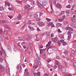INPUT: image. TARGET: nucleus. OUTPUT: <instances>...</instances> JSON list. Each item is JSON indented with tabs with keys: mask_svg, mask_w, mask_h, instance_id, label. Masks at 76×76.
I'll return each mask as SVG.
<instances>
[{
	"mask_svg": "<svg viewBox=\"0 0 76 76\" xmlns=\"http://www.w3.org/2000/svg\"><path fill=\"white\" fill-rule=\"evenodd\" d=\"M64 53L66 56H67V54H68V50H65L64 52Z\"/></svg>",
	"mask_w": 76,
	"mask_h": 76,
	"instance_id": "obj_23",
	"label": "nucleus"
},
{
	"mask_svg": "<svg viewBox=\"0 0 76 76\" xmlns=\"http://www.w3.org/2000/svg\"><path fill=\"white\" fill-rule=\"evenodd\" d=\"M18 18L19 20H20L22 18V15L20 14H19L18 16Z\"/></svg>",
	"mask_w": 76,
	"mask_h": 76,
	"instance_id": "obj_27",
	"label": "nucleus"
},
{
	"mask_svg": "<svg viewBox=\"0 0 76 76\" xmlns=\"http://www.w3.org/2000/svg\"><path fill=\"white\" fill-rule=\"evenodd\" d=\"M62 25V24L59 23H56V26H60Z\"/></svg>",
	"mask_w": 76,
	"mask_h": 76,
	"instance_id": "obj_24",
	"label": "nucleus"
},
{
	"mask_svg": "<svg viewBox=\"0 0 76 76\" xmlns=\"http://www.w3.org/2000/svg\"><path fill=\"white\" fill-rule=\"evenodd\" d=\"M71 19L73 22H76V20H75V19L73 18H71Z\"/></svg>",
	"mask_w": 76,
	"mask_h": 76,
	"instance_id": "obj_35",
	"label": "nucleus"
},
{
	"mask_svg": "<svg viewBox=\"0 0 76 76\" xmlns=\"http://www.w3.org/2000/svg\"><path fill=\"white\" fill-rule=\"evenodd\" d=\"M52 49L53 50V51H56L57 50V48H56V47L53 48Z\"/></svg>",
	"mask_w": 76,
	"mask_h": 76,
	"instance_id": "obj_37",
	"label": "nucleus"
},
{
	"mask_svg": "<svg viewBox=\"0 0 76 76\" xmlns=\"http://www.w3.org/2000/svg\"><path fill=\"white\" fill-rule=\"evenodd\" d=\"M56 6L58 9H61L62 7L61 5V4L59 3H57L56 4Z\"/></svg>",
	"mask_w": 76,
	"mask_h": 76,
	"instance_id": "obj_3",
	"label": "nucleus"
},
{
	"mask_svg": "<svg viewBox=\"0 0 76 76\" xmlns=\"http://www.w3.org/2000/svg\"><path fill=\"white\" fill-rule=\"evenodd\" d=\"M73 65L75 66L76 67V62H74L73 63Z\"/></svg>",
	"mask_w": 76,
	"mask_h": 76,
	"instance_id": "obj_64",
	"label": "nucleus"
},
{
	"mask_svg": "<svg viewBox=\"0 0 76 76\" xmlns=\"http://www.w3.org/2000/svg\"><path fill=\"white\" fill-rule=\"evenodd\" d=\"M46 20H47V21H51V19L48 18H46Z\"/></svg>",
	"mask_w": 76,
	"mask_h": 76,
	"instance_id": "obj_48",
	"label": "nucleus"
},
{
	"mask_svg": "<svg viewBox=\"0 0 76 76\" xmlns=\"http://www.w3.org/2000/svg\"><path fill=\"white\" fill-rule=\"evenodd\" d=\"M9 4V3L5 1V5H7V4Z\"/></svg>",
	"mask_w": 76,
	"mask_h": 76,
	"instance_id": "obj_61",
	"label": "nucleus"
},
{
	"mask_svg": "<svg viewBox=\"0 0 76 76\" xmlns=\"http://www.w3.org/2000/svg\"><path fill=\"white\" fill-rule=\"evenodd\" d=\"M52 40L55 43H57L58 41V39L57 37H55L52 39Z\"/></svg>",
	"mask_w": 76,
	"mask_h": 76,
	"instance_id": "obj_5",
	"label": "nucleus"
},
{
	"mask_svg": "<svg viewBox=\"0 0 76 76\" xmlns=\"http://www.w3.org/2000/svg\"><path fill=\"white\" fill-rule=\"evenodd\" d=\"M73 33V31H69L68 32L67 34L68 35H72V34Z\"/></svg>",
	"mask_w": 76,
	"mask_h": 76,
	"instance_id": "obj_22",
	"label": "nucleus"
},
{
	"mask_svg": "<svg viewBox=\"0 0 76 76\" xmlns=\"http://www.w3.org/2000/svg\"><path fill=\"white\" fill-rule=\"evenodd\" d=\"M38 67V66H33V68L34 69H36Z\"/></svg>",
	"mask_w": 76,
	"mask_h": 76,
	"instance_id": "obj_51",
	"label": "nucleus"
},
{
	"mask_svg": "<svg viewBox=\"0 0 76 76\" xmlns=\"http://www.w3.org/2000/svg\"><path fill=\"white\" fill-rule=\"evenodd\" d=\"M72 38V35H69L68 37V40H70Z\"/></svg>",
	"mask_w": 76,
	"mask_h": 76,
	"instance_id": "obj_25",
	"label": "nucleus"
},
{
	"mask_svg": "<svg viewBox=\"0 0 76 76\" xmlns=\"http://www.w3.org/2000/svg\"><path fill=\"white\" fill-rule=\"evenodd\" d=\"M21 13L22 14H24L25 13V11H22L21 12Z\"/></svg>",
	"mask_w": 76,
	"mask_h": 76,
	"instance_id": "obj_56",
	"label": "nucleus"
},
{
	"mask_svg": "<svg viewBox=\"0 0 76 76\" xmlns=\"http://www.w3.org/2000/svg\"><path fill=\"white\" fill-rule=\"evenodd\" d=\"M67 8H68V9H70L71 7L70 5H68L67 6H66Z\"/></svg>",
	"mask_w": 76,
	"mask_h": 76,
	"instance_id": "obj_47",
	"label": "nucleus"
},
{
	"mask_svg": "<svg viewBox=\"0 0 76 76\" xmlns=\"http://www.w3.org/2000/svg\"><path fill=\"white\" fill-rule=\"evenodd\" d=\"M7 48L8 51H11L12 50V48H11V47H10V46L9 45L7 47Z\"/></svg>",
	"mask_w": 76,
	"mask_h": 76,
	"instance_id": "obj_18",
	"label": "nucleus"
},
{
	"mask_svg": "<svg viewBox=\"0 0 76 76\" xmlns=\"http://www.w3.org/2000/svg\"><path fill=\"white\" fill-rule=\"evenodd\" d=\"M25 26H26V25H23L22 27H21L22 29H23L25 27Z\"/></svg>",
	"mask_w": 76,
	"mask_h": 76,
	"instance_id": "obj_59",
	"label": "nucleus"
},
{
	"mask_svg": "<svg viewBox=\"0 0 76 76\" xmlns=\"http://www.w3.org/2000/svg\"><path fill=\"white\" fill-rule=\"evenodd\" d=\"M8 17L9 18H10V19H12V15H8Z\"/></svg>",
	"mask_w": 76,
	"mask_h": 76,
	"instance_id": "obj_63",
	"label": "nucleus"
},
{
	"mask_svg": "<svg viewBox=\"0 0 76 76\" xmlns=\"http://www.w3.org/2000/svg\"><path fill=\"white\" fill-rule=\"evenodd\" d=\"M1 50L2 51V52L4 54V57H6V56H7L6 53V52H5V51H4V49H3V48L2 47H1Z\"/></svg>",
	"mask_w": 76,
	"mask_h": 76,
	"instance_id": "obj_7",
	"label": "nucleus"
},
{
	"mask_svg": "<svg viewBox=\"0 0 76 76\" xmlns=\"http://www.w3.org/2000/svg\"><path fill=\"white\" fill-rule=\"evenodd\" d=\"M46 56V55H45V53L43 54L42 56V57H45Z\"/></svg>",
	"mask_w": 76,
	"mask_h": 76,
	"instance_id": "obj_38",
	"label": "nucleus"
},
{
	"mask_svg": "<svg viewBox=\"0 0 76 76\" xmlns=\"http://www.w3.org/2000/svg\"><path fill=\"white\" fill-rule=\"evenodd\" d=\"M42 4L44 6H46L47 5V1H43L42 2Z\"/></svg>",
	"mask_w": 76,
	"mask_h": 76,
	"instance_id": "obj_14",
	"label": "nucleus"
},
{
	"mask_svg": "<svg viewBox=\"0 0 76 76\" xmlns=\"http://www.w3.org/2000/svg\"><path fill=\"white\" fill-rule=\"evenodd\" d=\"M63 23H64V25H67V23H68L66 21H65L63 22Z\"/></svg>",
	"mask_w": 76,
	"mask_h": 76,
	"instance_id": "obj_43",
	"label": "nucleus"
},
{
	"mask_svg": "<svg viewBox=\"0 0 76 76\" xmlns=\"http://www.w3.org/2000/svg\"><path fill=\"white\" fill-rule=\"evenodd\" d=\"M53 67L54 69H56L57 67V65H56V64H55Z\"/></svg>",
	"mask_w": 76,
	"mask_h": 76,
	"instance_id": "obj_41",
	"label": "nucleus"
},
{
	"mask_svg": "<svg viewBox=\"0 0 76 76\" xmlns=\"http://www.w3.org/2000/svg\"><path fill=\"white\" fill-rule=\"evenodd\" d=\"M39 47L40 48H43V46H42V45H40L39 46Z\"/></svg>",
	"mask_w": 76,
	"mask_h": 76,
	"instance_id": "obj_46",
	"label": "nucleus"
},
{
	"mask_svg": "<svg viewBox=\"0 0 76 76\" xmlns=\"http://www.w3.org/2000/svg\"><path fill=\"white\" fill-rule=\"evenodd\" d=\"M4 10V8L3 7H0V11H3Z\"/></svg>",
	"mask_w": 76,
	"mask_h": 76,
	"instance_id": "obj_29",
	"label": "nucleus"
},
{
	"mask_svg": "<svg viewBox=\"0 0 76 76\" xmlns=\"http://www.w3.org/2000/svg\"><path fill=\"white\" fill-rule=\"evenodd\" d=\"M28 69H25V72H24V75H25V76H28V75H29V72H28Z\"/></svg>",
	"mask_w": 76,
	"mask_h": 76,
	"instance_id": "obj_4",
	"label": "nucleus"
},
{
	"mask_svg": "<svg viewBox=\"0 0 76 76\" xmlns=\"http://www.w3.org/2000/svg\"><path fill=\"white\" fill-rule=\"evenodd\" d=\"M62 67V66L61 64H59V68L61 69Z\"/></svg>",
	"mask_w": 76,
	"mask_h": 76,
	"instance_id": "obj_58",
	"label": "nucleus"
},
{
	"mask_svg": "<svg viewBox=\"0 0 76 76\" xmlns=\"http://www.w3.org/2000/svg\"><path fill=\"white\" fill-rule=\"evenodd\" d=\"M37 5H38L39 7H41V8H42V4H41L40 3H39V2L38 1L37 2Z\"/></svg>",
	"mask_w": 76,
	"mask_h": 76,
	"instance_id": "obj_17",
	"label": "nucleus"
},
{
	"mask_svg": "<svg viewBox=\"0 0 76 76\" xmlns=\"http://www.w3.org/2000/svg\"><path fill=\"white\" fill-rule=\"evenodd\" d=\"M4 26L5 28V29H7V30H9V29H10V28H9L8 25L7 24H5L4 25Z\"/></svg>",
	"mask_w": 76,
	"mask_h": 76,
	"instance_id": "obj_11",
	"label": "nucleus"
},
{
	"mask_svg": "<svg viewBox=\"0 0 76 76\" xmlns=\"http://www.w3.org/2000/svg\"><path fill=\"white\" fill-rule=\"evenodd\" d=\"M50 31H48L46 32L45 34V35L46 36V37H48L49 35H50Z\"/></svg>",
	"mask_w": 76,
	"mask_h": 76,
	"instance_id": "obj_20",
	"label": "nucleus"
},
{
	"mask_svg": "<svg viewBox=\"0 0 76 76\" xmlns=\"http://www.w3.org/2000/svg\"><path fill=\"white\" fill-rule=\"evenodd\" d=\"M8 31H9V30H7V29H5V30H4V34L5 35H6L8 33Z\"/></svg>",
	"mask_w": 76,
	"mask_h": 76,
	"instance_id": "obj_10",
	"label": "nucleus"
},
{
	"mask_svg": "<svg viewBox=\"0 0 76 76\" xmlns=\"http://www.w3.org/2000/svg\"><path fill=\"white\" fill-rule=\"evenodd\" d=\"M51 43V41H49L48 44L46 45V47H48L50 46Z\"/></svg>",
	"mask_w": 76,
	"mask_h": 76,
	"instance_id": "obj_21",
	"label": "nucleus"
},
{
	"mask_svg": "<svg viewBox=\"0 0 76 76\" xmlns=\"http://www.w3.org/2000/svg\"><path fill=\"white\" fill-rule=\"evenodd\" d=\"M66 30H68L69 31H73V28L69 27H67L66 28Z\"/></svg>",
	"mask_w": 76,
	"mask_h": 76,
	"instance_id": "obj_12",
	"label": "nucleus"
},
{
	"mask_svg": "<svg viewBox=\"0 0 76 76\" xmlns=\"http://www.w3.org/2000/svg\"><path fill=\"white\" fill-rule=\"evenodd\" d=\"M71 75H72L71 74H67L64 75V76H71Z\"/></svg>",
	"mask_w": 76,
	"mask_h": 76,
	"instance_id": "obj_31",
	"label": "nucleus"
},
{
	"mask_svg": "<svg viewBox=\"0 0 76 76\" xmlns=\"http://www.w3.org/2000/svg\"><path fill=\"white\" fill-rule=\"evenodd\" d=\"M58 31L59 33H61V30L60 29H58Z\"/></svg>",
	"mask_w": 76,
	"mask_h": 76,
	"instance_id": "obj_53",
	"label": "nucleus"
},
{
	"mask_svg": "<svg viewBox=\"0 0 76 76\" xmlns=\"http://www.w3.org/2000/svg\"><path fill=\"white\" fill-rule=\"evenodd\" d=\"M63 45H67V43L66 42H64L62 44Z\"/></svg>",
	"mask_w": 76,
	"mask_h": 76,
	"instance_id": "obj_44",
	"label": "nucleus"
},
{
	"mask_svg": "<svg viewBox=\"0 0 76 76\" xmlns=\"http://www.w3.org/2000/svg\"><path fill=\"white\" fill-rule=\"evenodd\" d=\"M34 17H35L36 18H38V14H35L34 15Z\"/></svg>",
	"mask_w": 76,
	"mask_h": 76,
	"instance_id": "obj_40",
	"label": "nucleus"
},
{
	"mask_svg": "<svg viewBox=\"0 0 76 76\" xmlns=\"http://www.w3.org/2000/svg\"><path fill=\"white\" fill-rule=\"evenodd\" d=\"M58 20L60 22H63V19L60 18L58 19Z\"/></svg>",
	"mask_w": 76,
	"mask_h": 76,
	"instance_id": "obj_39",
	"label": "nucleus"
},
{
	"mask_svg": "<svg viewBox=\"0 0 76 76\" xmlns=\"http://www.w3.org/2000/svg\"><path fill=\"white\" fill-rule=\"evenodd\" d=\"M76 8V5L74 4V5H73V6L71 10V11L73 10H75V9Z\"/></svg>",
	"mask_w": 76,
	"mask_h": 76,
	"instance_id": "obj_16",
	"label": "nucleus"
},
{
	"mask_svg": "<svg viewBox=\"0 0 76 76\" xmlns=\"http://www.w3.org/2000/svg\"><path fill=\"white\" fill-rule=\"evenodd\" d=\"M43 14H44V13L42 12H40L39 13V16H40H40H42V15H43Z\"/></svg>",
	"mask_w": 76,
	"mask_h": 76,
	"instance_id": "obj_42",
	"label": "nucleus"
},
{
	"mask_svg": "<svg viewBox=\"0 0 76 76\" xmlns=\"http://www.w3.org/2000/svg\"><path fill=\"white\" fill-rule=\"evenodd\" d=\"M36 41H39V39L38 38H36L35 39Z\"/></svg>",
	"mask_w": 76,
	"mask_h": 76,
	"instance_id": "obj_54",
	"label": "nucleus"
},
{
	"mask_svg": "<svg viewBox=\"0 0 76 76\" xmlns=\"http://www.w3.org/2000/svg\"><path fill=\"white\" fill-rule=\"evenodd\" d=\"M61 70L62 73H64L66 72V68L65 67H62Z\"/></svg>",
	"mask_w": 76,
	"mask_h": 76,
	"instance_id": "obj_6",
	"label": "nucleus"
},
{
	"mask_svg": "<svg viewBox=\"0 0 76 76\" xmlns=\"http://www.w3.org/2000/svg\"><path fill=\"white\" fill-rule=\"evenodd\" d=\"M0 41H4V39L1 36H0Z\"/></svg>",
	"mask_w": 76,
	"mask_h": 76,
	"instance_id": "obj_30",
	"label": "nucleus"
},
{
	"mask_svg": "<svg viewBox=\"0 0 76 76\" xmlns=\"http://www.w3.org/2000/svg\"><path fill=\"white\" fill-rule=\"evenodd\" d=\"M68 3L70 4V3H72V2H73V0H68Z\"/></svg>",
	"mask_w": 76,
	"mask_h": 76,
	"instance_id": "obj_32",
	"label": "nucleus"
},
{
	"mask_svg": "<svg viewBox=\"0 0 76 76\" xmlns=\"http://www.w3.org/2000/svg\"><path fill=\"white\" fill-rule=\"evenodd\" d=\"M30 58H28L27 61L28 63H30Z\"/></svg>",
	"mask_w": 76,
	"mask_h": 76,
	"instance_id": "obj_34",
	"label": "nucleus"
},
{
	"mask_svg": "<svg viewBox=\"0 0 76 76\" xmlns=\"http://www.w3.org/2000/svg\"><path fill=\"white\" fill-rule=\"evenodd\" d=\"M0 61L1 63H2L3 61V58H0Z\"/></svg>",
	"mask_w": 76,
	"mask_h": 76,
	"instance_id": "obj_36",
	"label": "nucleus"
},
{
	"mask_svg": "<svg viewBox=\"0 0 76 76\" xmlns=\"http://www.w3.org/2000/svg\"><path fill=\"white\" fill-rule=\"evenodd\" d=\"M40 60H41V58L37 56L36 57V60H35V62L36 64H39V65H41V63Z\"/></svg>",
	"mask_w": 76,
	"mask_h": 76,
	"instance_id": "obj_1",
	"label": "nucleus"
},
{
	"mask_svg": "<svg viewBox=\"0 0 76 76\" xmlns=\"http://www.w3.org/2000/svg\"><path fill=\"white\" fill-rule=\"evenodd\" d=\"M31 21L29 20L28 21V23H27V24H29V25H31Z\"/></svg>",
	"mask_w": 76,
	"mask_h": 76,
	"instance_id": "obj_60",
	"label": "nucleus"
},
{
	"mask_svg": "<svg viewBox=\"0 0 76 76\" xmlns=\"http://www.w3.org/2000/svg\"><path fill=\"white\" fill-rule=\"evenodd\" d=\"M53 24V22H52L51 23H50V22H48V26H51V25H52Z\"/></svg>",
	"mask_w": 76,
	"mask_h": 76,
	"instance_id": "obj_26",
	"label": "nucleus"
},
{
	"mask_svg": "<svg viewBox=\"0 0 76 76\" xmlns=\"http://www.w3.org/2000/svg\"><path fill=\"white\" fill-rule=\"evenodd\" d=\"M49 75H48V74L46 73H45L44 75V76H49Z\"/></svg>",
	"mask_w": 76,
	"mask_h": 76,
	"instance_id": "obj_52",
	"label": "nucleus"
},
{
	"mask_svg": "<svg viewBox=\"0 0 76 76\" xmlns=\"http://www.w3.org/2000/svg\"><path fill=\"white\" fill-rule=\"evenodd\" d=\"M56 65H58V61H55V64Z\"/></svg>",
	"mask_w": 76,
	"mask_h": 76,
	"instance_id": "obj_50",
	"label": "nucleus"
},
{
	"mask_svg": "<svg viewBox=\"0 0 76 76\" xmlns=\"http://www.w3.org/2000/svg\"><path fill=\"white\" fill-rule=\"evenodd\" d=\"M31 5H34L35 4V2L34 1H32V2H31Z\"/></svg>",
	"mask_w": 76,
	"mask_h": 76,
	"instance_id": "obj_33",
	"label": "nucleus"
},
{
	"mask_svg": "<svg viewBox=\"0 0 76 76\" xmlns=\"http://www.w3.org/2000/svg\"><path fill=\"white\" fill-rule=\"evenodd\" d=\"M43 51V50H42V49H41V50H40V54H42V53Z\"/></svg>",
	"mask_w": 76,
	"mask_h": 76,
	"instance_id": "obj_55",
	"label": "nucleus"
},
{
	"mask_svg": "<svg viewBox=\"0 0 76 76\" xmlns=\"http://www.w3.org/2000/svg\"><path fill=\"white\" fill-rule=\"evenodd\" d=\"M64 11H61L60 12V14H61V15H63V14L64 13Z\"/></svg>",
	"mask_w": 76,
	"mask_h": 76,
	"instance_id": "obj_57",
	"label": "nucleus"
},
{
	"mask_svg": "<svg viewBox=\"0 0 76 76\" xmlns=\"http://www.w3.org/2000/svg\"><path fill=\"white\" fill-rule=\"evenodd\" d=\"M36 20L37 21H40V20H41V19L40 18H37L36 19Z\"/></svg>",
	"mask_w": 76,
	"mask_h": 76,
	"instance_id": "obj_45",
	"label": "nucleus"
},
{
	"mask_svg": "<svg viewBox=\"0 0 76 76\" xmlns=\"http://www.w3.org/2000/svg\"><path fill=\"white\" fill-rule=\"evenodd\" d=\"M33 74L34 76H39V75H40V72H38L37 73L33 72Z\"/></svg>",
	"mask_w": 76,
	"mask_h": 76,
	"instance_id": "obj_13",
	"label": "nucleus"
},
{
	"mask_svg": "<svg viewBox=\"0 0 76 76\" xmlns=\"http://www.w3.org/2000/svg\"><path fill=\"white\" fill-rule=\"evenodd\" d=\"M64 42V40L62 39H61L59 42L58 43V44L60 45V44H63V42Z\"/></svg>",
	"mask_w": 76,
	"mask_h": 76,
	"instance_id": "obj_19",
	"label": "nucleus"
},
{
	"mask_svg": "<svg viewBox=\"0 0 76 76\" xmlns=\"http://www.w3.org/2000/svg\"><path fill=\"white\" fill-rule=\"evenodd\" d=\"M38 24L39 26H44L45 25V23H43L42 22H39Z\"/></svg>",
	"mask_w": 76,
	"mask_h": 76,
	"instance_id": "obj_9",
	"label": "nucleus"
},
{
	"mask_svg": "<svg viewBox=\"0 0 76 76\" xmlns=\"http://www.w3.org/2000/svg\"><path fill=\"white\" fill-rule=\"evenodd\" d=\"M24 8L25 10H26L27 11H29L30 10L32 9V7H31L29 5H26L25 7Z\"/></svg>",
	"mask_w": 76,
	"mask_h": 76,
	"instance_id": "obj_2",
	"label": "nucleus"
},
{
	"mask_svg": "<svg viewBox=\"0 0 76 76\" xmlns=\"http://www.w3.org/2000/svg\"><path fill=\"white\" fill-rule=\"evenodd\" d=\"M56 58L58 60H60V57L58 56H56Z\"/></svg>",
	"mask_w": 76,
	"mask_h": 76,
	"instance_id": "obj_49",
	"label": "nucleus"
},
{
	"mask_svg": "<svg viewBox=\"0 0 76 76\" xmlns=\"http://www.w3.org/2000/svg\"><path fill=\"white\" fill-rule=\"evenodd\" d=\"M18 39H21V40H23V41H26V39H25L21 37H18Z\"/></svg>",
	"mask_w": 76,
	"mask_h": 76,
	"instance_id": "obj_15",
	"label": "nucleus"
},
{
	"mask_svg": "<svg viewBox=\"0 0 76 76\" xmlns=\"http://www.w3.org/2000/svg\"><path fill=\"white\" fill-rule=\"evenodd\" d=\"M51 37H52V38H53L54 37V34L52 33L51 35Z\"/></svg>",
	"mask_w": 76,
	"mask_h": 76,
	"instance_id": "obj_62",
	"label": "nucleus"
},
{
	"mask_svg": "<svg viewBox=\"0 0 76 76\" xmlns=\"http://www.w3.org/2000/svg\"><path fill=\"white\" fill-rule=\"evenodd\" d=\"M27 37L29 39H31V38H32V36L30 34H27Z\"/></svg>",
	"mask_w": 76,
	"mask_h": 76,
	"instance_id": "obj_28",
	"label": "nucleus"
},
{
	"mask_svg": "<svg viewBox=\"0 0 76 76\" xmlns=\"http://www.w3.org/2000/svg\"><path fill=\"white\" fill-rule=\"evenodd\" d=\"M5 69L4 67L2 66L0 64V70L1 72H3L4 71Z\"/></svg>",
	"mask_w": 76,
	"mask_h": 76,
	"instance_id": "obj_8",
	"label": "nucleus"
}]
</instances>
